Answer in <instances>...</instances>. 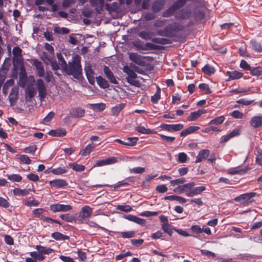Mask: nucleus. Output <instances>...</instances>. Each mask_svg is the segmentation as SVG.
Here are the masks:
<instances>
[{"mask_svg": "<svg viewBox=\"0 0 262 262\" xmlns=\"http://www.w3.org/2000/svg\"><path fill=\"white\" fill-rule=\"evenodd\" d=\"M125 104L120 103L114 106L111 109V113L113 115L118 116L121 111L124 107Z\"/></svg>", "mask_w": 262, "mask_h": 262, "instance_id": "29", "label": "nucleus"}, {"mask_svg": "<svg viewBox=\"0 0 262 262\" xmlns=\"http://www.w3.org/2000/svg\"><path fill=\"white\" fill-rule=\"evenodd\" d=\"M251 45L252 46V49L257 52H262V47L260 44L255 40L251 41Z\"/></svg>", "mask_w": 262, "mask_h": 262, "instance_id": "43", "label": "nucleus"}, {"mask_svg": "<svg viewBox=\"0 0 262 262\" xmlns=\"http://www.w3.org/2000/svg\"><path fill=\"white\" fill-rule=\"evenodd\" d=\"M164 3L162 0H156L152 5V10L154 12H158L160 11L164 6Z\"/></svg>", "mask_w": 262, "mask_h": 262, "instance_id": "25", "label": "nucleus"}, {"mask_svg": "<svg viewBox=\"0 0 262 262\" xmlns=\"http://www.w3.org/2000/svg\"><path fill=\"white\" fill-rule=\"evenodd\" d=\"M195 185L194 182H190L183 185L178 186L174 189V191L179 194L185 193L186 195L190 192L191 189Z\"/></svg>", "mask_w": 262, "mask_h": 262, "instance_id": "8", "label": "nucleus"}, {"mask_svg": "<svg viewBox=\"0 0 262 262\" xmlns=\"http://www.w3.org/2000/svg\"><path fill=\"white\" fill-rule=\"evenodd\" d=\"M69 166L76 171H83L85 169L84 165L78 164L76 163H70Z\"/></svg>", "mask_w": 262, "mask_h": 262, "instance_id": "35", "label": "nucleus"}, {"mask_svg": "<svg viewBox=\"0 0 262 262\" xmlns=\"http://www.w3.org/2000/svg\"><path fill=\"white\" fill-rule=\"evenodd\" d=\"M51 171L54 174L59 175L67 172V170L64 167H58L57 168L52 169Z\"/></svg>", "mask_w": 262, "mask_h": 262, "instance_id": "46", "label": "nucleus"}, {"mask_svg": "<svg viewBox=\"0 0 262 262\" xmlns=\"http://www.w3.org/2000/svg\"><path fill=\"white\" fill-rule=\"evenodd\" d=\"M96 79L97 83L100 87L105 89L109 86L107 81L101 76L96 77Z\"/></svg>", "mask_w": 262, "mask_h": 262, "instance_id": "30", "label": "nucleus"}, {"mask_svg": "<svg viewBox=\"0 0 262 262\" xmlns=\"http://www.w3.org/2000/svg\"><path fill=\"white\" fill-rule=\"evenodd\" d=\"M185 182V179L183 178H180L178 179L173 180L170 181V184L172 186H175L179 184H182Z\"/></svg>", "mask_w": 262, "mask_h": 262, "instance_id": "58", "label": "nucleus"}, {"mask_svg": "<svg viewBox=\"0 0 262 262\" xmlns=\"http://www.w3.org/2000/svg\"><path fill=\"white\" fill-rule=\"evenodd\" d=\"M138 137H129L128 138L126 141H125V146H133L136 144L138 140Z\"/></svg>", "mask_w": 262, "mask_h": 262, "instance_id": "39", "label": "nucleus"}, {"mask_svg": "<svg viewBox=\"0 0 262 262\" xmlns=\"http://www.w3.org/2000/svg\"><path fill=\"white\" fill-rule=\"evenodd\" d=\"M51 236L54 239L58 241H64L69 238V237L68 235H64L58 232L53 233L51 235Z\"/></svg>", "mask_w": 262, "mask_h": 262, "instance_id": "31", "label": "nucleus"}, {"mask_svg": "<svg viewBox=\"0 0 262 262\" xmlns=\"http://www.w3.org/2000/svg\"><path fill=\"white\" fill-rule=\"evenodd\" d=\"M250 124L254 128H258L262 125V115H258L252 117L250 120Z\"/></svg>", "mask_w": 262, "mask_h": 262, "instance_id": "12", "label": "nucleus"}, {"mask_svg": "<svg viewBox=\"0 0 262 262\" xmlns=\"http://www.w3.org/2000/svg\"><path fill=\"white\" fill-rule=\"evenodd\" d=\"M62 69L67 74L78 78L82 71L80 57L77 55L73 57L72 61L69 62L68 64L66 63V66H63Z\"/></svg>", "mask_w": 262, "mask_h": 262, "instance_id": "1", "label": "nucleus"}, {"mask_svg": "<svg viewBox=\"0 0 262 262\" xmlns=\"http://www.w3.org/2000/svg\"><path fill=\"white\" fill-rule=\"evenodd\" d=\"M14 84V80L13 79H10L6 81V82L4 83L3 91V93H5V90L8 89L9 88Z\"/></svg>", "mask_w": 262, "mask_h": 262, "instance_id": "57", "label": "nucleus"}, {"mask_svg": "<svg viewBox=\"0 0 262 262\" xmlns=\"http://www.w3.org/2000/svg\"><path fill=\"white\" fill-rule=\"evenodd\" d=\"M72 207L69 205H64L60 204H54L50 206V209L54 212H66L72 210Z\"/></svg>", "mask_w": 262, "mask_h": 262, "instance_id": "7", "label": "nucleus"}, {"mask_svg": "<svg viewBox=\"0 0 262 262\" xmlns=\"http://www.w3.org/2000/svg\"><path fill=\"white\" fill-rule=\"evenodd\" d=\"M201 254L203 255H205L208 257H212L214 258L216 256L215 254L212 252L207 250H201Z\"/></svg>", "mask_w": 262, "mask_h": 262, "instance_id": "59", "label": "nucleus"}, {"mask_svg": "<svg viewBox=\"0 0 262 262\" xmlns=\"http://www.w3.org/2000/svg\"><path fill=\"white\" fill-rule=\"evenodd\" d=\"M164 200H169L170 201H176L180 203H185L187 201V200L185 198H183L180 196H178V195H175L165 196L164 198Z\"/></svg>", "mask_w": 262, "mask_h": 262, "instance_id": "26", "label": "nucleus"}, {"mask_svg": "<svg viewBox=\"0 0 262 262\" xmlns=\"http://www.w3.org/2000/svg\"><path fill=\"white\" fill-rule=\"evenodd\" d=\"M49 134L53 137H63L66 135L67 131L64 128H60L50 130Z\"/></svg>", "mask_w": 262, "mask_h": 262, "instance_id": "21", "label": "nucleus"}, {"mask_svg": "<svg viewBox=\"0 0 262 262\" xmlns=\"http://www.w3.org/2000/svg\"><path fill=\"white\" fill-rule=\"evenodd\" d=\"M90 105L94 110H97L98 111H102L106 107L105 104L103 103H93V104H91Z\"/></svg>", "mask_w": 262, "mask_h": 262, "instance_id": "41", "label": "nucleus"}, {"mask_svg": "<svg viewBox=\"0 0 262 262\" xmlns=\"http://www.w3.org/2000/svg\"><path fill=\"white\" fill-rule=\"evenodd\" d=\"M136 130L141 134H151L154 133V131L149 128H146L144 126H139L136 127Z\"/></svg>", "mask_w": 262, "mask_h": 262, "instance_id": "40", "label": "nucleus"}, {"mask_svg": "<svg viewBox=\"0 0 262 262\" xmlns=\"http://www.w3.org/2000/svg\"><path fill=\"white\" fill-rule=\"evenodd\" d=\"M231 116L236 119H242L244 116V114L239 111H234L231 113Z\"/></svg>", "mask_w": 262, "mask_h": 262, "instance_id": "61", "label": "nucleus"}, {"mask_svg": "<svg viewBox=\"0 0 262 262\" xmlns=\"http://www.w3.org/2000/svg\"><path fill=\"white\" fill-rule=\"evenodd\" d=\"M103 71L105 76L107 77L110 82L113 84L118 83L117 80L115 77L113 72L108 67L105 66L103 68Z\"/></svg>", "mask_w": 262, "mask_h": 262, "instance_id": "15", "label": "nucleus"}, {"mask_svg": "<svg viewBox=\"0 0 262 262\" xmlns=\"http://www.w3.org/2000/svg\"><path fill=\"white\" fill-rule=\"evenodd\" d=\"M50 184L55 188H60L68 185L67 181L63 179H55L49 182Z\"/></svg>", "mask_w": 262, "mask_h": 262, "instance_id": "14", "label": "nucleus"}, {"mask_svg": "<svg viewBox=\"0 0 262 262\" xmlns=\"http://www.w3.org/2000/svg\"><path fill=\"white\" fill-rule=\"evenodd\" d=\"M32 190L33 191H35L34 189L31 190V189H20L18 188H15L13 190V192L14 195L18 196H26L29 193L30 191Z\"/></svg>", "mask_w": 262, "mask_h": 262, "instance_id": "24", "label": "nucleus"}, {"mask_svg": "<svg viewBox=\"0 0 262 262\" xmlns=\"http://www.w3.org/2000/svg\"><path fill=\"white\" fill-rule=\"evenodd\" d=\"M206 113L205 110L200 109L197 111L192 112L187 118V120L189 121H193L198 119L203 114Z\"/></svg>", "mask_w": 262, "mask_h": 262, "instance_id": "16", "label": "nucleus"}, {"mask_svg": "<svg viewBox=\"0 0 262 262\" xmlns=\"http://www.w3.org/2000/svg\"><path fill=\"white\" fill-rule=\"evenodd\" d=\"M60 217L62 220L67 222H72L74 219V217L69 214H61Z\"/></svg>", "mask_w": 262, "mask_h": 262, "instance_id": "52", "label": "nucleus"}, {"mask_svg": "<svg viewBox=\"0 0 262 262\" xmlns=\"http://www.w3.org/2000/svg\"><path fill=\"white\" fill-rule=\"evenodd\" d=\"M209 153L210 151L208 149H203L200 150L196 158L195 163L201 162L203 160L206 159L209 156Z\"/></svg>", "mask_w": 262, "mask_h": 262, "instance_id": "19", "label": "nucleus"}, {"mask_svg": "<svg viewBox=\"0 0 262 262\" xmlns=\"http://www.w3.org/2000/svg\"><path fill=\"white\" fill-rule=\"evenodd\" d=\"M29 82L28 84L27 87L25 89V98L27 101H30L33 97H34L36 94V91L35 88L33 86V84L35 82V78L33 75H30L28 77Z\"/></svg>", "mask_w": 262, "mask_h": 262, "instance_id": "2", "label": "nucleus"}, {"mask_svg": "<svg viewBox=\"0 0 262 262\" xmlns=\"http://www.w3.org/2000/svg\"><path fill=\"white\" fill-rule=\"evenodd\" d=\"M19 159L25 164H29L31 162V160L27 155H20L19 156Z\"/></svg>", "mask_w": 262, "mask_h": 262, "instance_id": "60", "label": "nucleus"}, {"mask_svg": "<svg viewBox=\"0 0 262 262\" xmlns=\"http://www.w3.org/2000/svg\"><path fill=\"white\" fill-rule=\"evenodd\" d=\"M225 117L221 116L211 120L209 122V124H214L216 125L221 124L225 120Z\"/></svg>", "mask_w": 262, "mask_h": 262, "instance_id": "37", "label": "nucleus"}, {"mask_svg": "<svg viewBox=\"0 0 262 262\" xmlns=\"http://www.w3.org/2000/svg\"><path fill=\"white\" fill-rule=\"evenodd\" d=\"M36 86L40 99H43L47 95V89L45 83L42 79H38L37 80Z\"/></svg>", "mask_w": 262, "mask_h": 262, "instance_id": "5", "label": "nucleus"}, {"mask_svg": "<svg viewBox=\"0 0 262 262\" xmlns=\"http://www.w3.org/2000/svg\"><path fill=\"white\" fill-rule=\"evenodd\" d=\"M159 135L163 140L168 143H172L175 140L174 137L166 136L162 134H159Z\"/></svg>", "mask_w": 262, "mask_h": 262, "instance_id": "56", "label": "nucleus"}, {"mask_svg": "<svg viewBox=\"0 0 262 262\" xmlns=\"http://www.w3.org/2000/svg\"><path fill=\"white\" fill-rule=\"evenodd\" d=\"M18 88L17 86L13 87L10 93L9 99L11 103L15 102L18 98Z\"/></svg>", "mask_w": 262, "mask_h": 262, "instance_id": "20", "label": "nucleus"}, {"mask_svg": "<svg viewBox=\"0 0 262 262\" xmlns=\"http://www.w3.org/2000/svg\"><path fill=\"white\" fill-rule=\"evenodd\" d=\"M45 212V210L42 208H37L33 210V214L35 217L39 218L42 221L45 217L43 214Z\"/></svg>", "mask_w": 262, "mask_h": 262, "instance_id": "32", "label": "nucleus"}, {"mask_svg": "<svg viewBox=\"0 0 262 262\" xmlns=\"http://www.w3.org/2000/svg\"><path fill=\"white\" fill-rule=\"evenodd\" d=\"M96 146L93 142L89 144L84 149L80 151V154L82 156H86L89 155L95 148Z\"/></svg>", "mask_w": 262, "mask_h": 262, "instance_id": "23", "label": "nucleus"}, {"mask_svg": "<svg viewBox=\"0 0 262 262\" xmlns=\"http://www.w3.org/2000/svg\"><path fill=\"white\" fill-rule=\"evenodd\" d=\"M145 171V168L141 167H137L129 169L132 173H142Z\"/></svg>", "mask_w": 262, "mask_h": 262, "instance_id": "51", "label": "nucleus"}, {"mask_svg": "<svg viewBox=\"0 0 262 262\" xmlns=\"http://www.w3.org/2000/svg\"><path fill=\"white\" fill-rule=\"evenodd\" d=\"M31 63L35 67L37 75L42 77L45 75L44 67L42 63L36 59H32Z\"/></svg>", "mask_w": 262, "mask_h": 262, "instance_id": "10", "label": "nucleus"}, {"mask_svg": "<svg viewBox=\"0 0 262 262\" xmlns=\"http://www.w3.org/2000/svg\"><path fill=\"white\" fill-rule=\"evenodd\" d=\"M6 177L9 180L12 182H19L22 180V177L18 174H7Z\"/></svg>", "mask_w": 262, "mask_h": 262, "instance_id": "34", "label": "nucleus"}, {"mask_svg": "<svg viewBox=\"0 0 262 262\" xmlns=\"http://www.w3.org/2000/svg\"><path fill=\"white\" fill-rule=\"evenodd\" d=\"M255 192H250L241 194L234 199L235 201L239 202L242 200H244L246 203L255 195Z\"/></svg>", "mask_w": 262, "mask_h": 262, "instance_id": "18", "label": "nucleus"}, {"mask_svg": "<svg viewBox=\"0 0 262 262\" xmlns=\"http://www.w3.org/2000/svg\"><path fill=\"white\" fill-rule=\"evenodd\" d=\"M226 75L228 77L227 81L238 79L243 77V73L237 71H227Z\"/></svg>", "mask_w": 262, "mask_h": 262, "instance_id": "13", "label": "nucleus"}, {"mask_svg": "<svg viewBox=\"0 0 262 262\" xmlns=\"http://www.w3.org/2000/svg\"><path fill=\"white\" fill-rule=\"evenodd\" d=\"M129 58L132 61H134L137 64H140L141 61L140 56L137 54L134 53H130L129 54Z\"/></svg>", "mask_w": 262, "mask_h": 262, "instance_id": "44", "label": "nucleus"}, {"mask_svg": "<svg viewBox=\"0 0 262 262\" xmlns=\"http://www.w3.org/2000/svg\"><path fill=\"white\" fill-rule=\"evenodd\" d=\"M184 127V125L183 124H167L165 123H162L160 125V127L164 130L172 132H177L181 130Z\"/></svg>", "mask_w": 262, "mask_h": 262, "instance_id": "9", "label": "nucleus"}, {"mask_svg": "<svg viewBox=\"0 0 262 262\" xmlns=\"http://www.w3.org/2000/svg\"><path fill=\"white\" fill-rule=\"evenodd\" d=\"M55 113L53 112H50L47 116L43 119L42 123L45 124L50 122L54 117Z\"/></svg>", "mask_w": 262, "mask_h": 262, "instance_id": "54", "label": "nucleus"}, {"mask_svg": "<svg viewBox=\"0 0 262 262\" xmlns=\"http://www.w3.org/2000/svg\"><path fill=\"white\" fill-rule=\"evenodd\" d=\"M161 97V90L159 87H157V90L155 94L151 96V101L153 103H157Z\"/></svg>", "mask_w": 262, "mask_h": 262, "instance_id": "38", "label": "nucleus"}, {"mask_svg": "<svg viewBox=\"0 0 262 262\" xmlns=\"http://www.w3.org/2000/svg\"><path fill=\"white\" fill-rule=\"evenodd\" d=\"M139 36L144 39L149 40L151 39L152 33L149 32L141 31L139 32Z\"/></svg>", "mask_w": 262, "mask_h": 262, "instance_id": "45", "label": "nucleus"}, {"mask_svg": "<svg viewBox=\"0 0 262 262\" xmlns=\"http://www.w3.org/2000/svg\"><path fill=\"white\" fill-rule=\"evenodd\" d=\"M92 213V209L90 206L85 205L82 207L79 213L78 220L81 223H83L87 219L91 216Z\"/></svg>", "mask_w": 262, "mask_h": 262, "instance_id": "4", "label": "nucleus"}, {"mask_svg": "<svg viewBox=\"0 0 262 262\" xmlns=\"http://www.w3.org/2000/svg\"><path fill=\"white\" fill-rule=\"evenodd\" d=\"M30 255L35 260H42L45 258V257L38 251L31 252L30 253Z\"/></svg>", "mask_w": 262, "mask_h": 262, "instance_id": "42", "label": "nucleus"}, {"mask_svg": "<svg viewBox=\"0 0 262 262\" xmlns=\"http://www.w3.org/2000/svg\"><path fill=\"white\" fill-rule=\"evenodd\" d=\"M117 209L125 212H129L132 210V208L129 205H118L117 207Z\"/></svg>", "mask_w": 262, "mask_h": 262, "instance_id": "55", "label": "nucleus"}, {"mask_svg": "<svg viewBox=\"0 0 262 262\" xmlns=\"http://www.w3.org/2000/svg\"><path fill=\"white\" fill-rule=\"evenodd\" d=\"M201 90L205 92V94H209L211 93V91L209 87V85L206 83H201L199 86Z\"/></svg>", "mask_w": 262, "mask_h": 262, "instance_id": "49", "label": "nucleus"}, {"mask_svg": "<svg viewBox=\"0 0 262 262\" xmlns=\"http://www.w3.org/2000/svg\"><path fill=\"white\" fill-rule=\"evenodd\" d=\"M10 205L8 201L5 198L0 196V206L7 208Z\"/></svg>", "mask_w": 262, "mask_h": 262, "instance_id": "63", "label": "nucleus"}, {"mask_svg": "<svg viewBox=\"0 0 262 262\" xmlns=\"http://www.w3.org/2000/svg\"><path fill=\"white\" fill-rule=\"evenodd\" d=\"M117 159L116 157H110L106 159L98 161L96 162L95 166L98 167L103 166L106 165H110L117 162Z\"/></svg>", "mask_w": 262, "mask_h": 262, "instance_id": "11", "label": "nucleus"}, {"mask_svg": "<svg viewBox=\"0 0 262 262\" xmlns=\"http://www.w3.org/2000/svg\"><path fill=\"white\" fill-rule=\"evenodd\" d=\"M206 190V187L204 186H201L192 188L190 189V192L187 194V196L192 197L195 195L201 194L202 192Z\"/></svg>", "mask_w": 262, "mask_h": 262, "instance_id": "17", "label": "nucleus"}, {"mask_svg": "<svg viewBox=\"0 0 262 262\" xmlns=\"http://www.w3.org/2000/svg\"><path fill=\"white\" fill-rule=\"evenodd\" d=\"M123 71L127 75L126 80L128 83L132 85L138 86L139 82L136 80L137 75L136 73L128 66H124Z\"/></svg>", "mask_w": 262, "mask_h": 262, "instance_id": "3", "label": "nucleus"}, {"mask_svg": "<svg viewBox=\"0 0 262 262\" xmlns=\"http://www.w3.org/2000/svg\"><path fill=\"white\" fill-rule=\"evenodd\" d=\"M86 76L89 82L91 84H94L95 82V74L90 67H87L85 69Z\"/></svg>", "mask_w": 262, "mask_h": 262, "instance_id": "22", "label": "nucleus"}, {"mask_svg": "<svg viewBox=\"0 0 262 262\" xmlns=\"http://www.w3.org/2000/svg\"><path fill=\"white\" fill-rule=\"evenodd\" d=\"M162 229L164 231V232L167 233L169 235H171L172 234V228L169 224L162 225L161 226Z\"/></svg>", "mask_w": 262, "mask_h": 262, "instance_id": "47", "label": "nucleus"}, {"mask_svg": "<svg viewBox=\"0 0 262 262\" xmlns=\"http://www.w3.org/2000/svg\"><path fill=\"white\" fill-rule=\"evenodd\" d=\"M250 74L253 76H259L262 74V68L258 67L250 69Z\"/></svg>", "mask_w": 262, "mask_h": 262, "instance_id": "48", "label": "nucleus"}, {"mask_svg": "<svg viewBox=\"0 0 262 262\" xmlns=\"http://www.w3.org/2000/svg\"><path fill=\"white\" fill-rule=\"evenodd\" d=\"M14 60H18L22 56V50L18 47H15L13 49Z\"/></svg>", "mask_w": 262, "mask_h": 262, "instance_id": "33", "label": "nucleus"}, {"mask_svg": "<svg viewBox=\"0 0 262 262\" xmlns=\"http://www.w3.org/2000/svg\"><path fill=\"white\" fill-rule=\"evenodd\" d=\"M85 114V110L81 108L73 109L71 112V115L74 117L80 118L83 117Z\"/></svg>", "mask_w": 262, "mask_h": 262, "instance_id": "27", "label": "nucleus"}, {"mask_svg": "<svg viewBox=\"0 0 262 262\" xmlns=\"http://www.w3.org/2000/svg\"><path fill=\"white\" fill-rule=\"evenodd\" d=\"M190 230L195 234H200L202 233V228L200 226L197 225H192L190 228Z\"/></svg>", "mask_w": 262, "mask_h": 262, "instance_id": "62", "label": "nucleus"}, {"mask_svg": "<svg viewBox=\"0 0 262 262\" xmlns=\"http://www.w3.org/2000/svg\"><path fill=\"white\" fill-rule=\"evenodd\" d=\"M35 248L42 255H43V254H49L53 251V250L50 248L43 247L40 245L36 246Z\"/></svg>", "mask_w": 262, "mask_h": 262, "instance_id": "28", "label": "nucleus"}, {"mask_svg": "<svg viewBox=\"0 0 262 262\" xmlns=\"http://www.w3.org/2000/svg\"><path fill=\"white\" fill-rule=\"evenodd\" d=\"M54 31L57 33H61V34H68L69 33L70 30L69 29L67 28H60V27H56L54 29Z\"/></svg>", "mask_w": 262, "mask_h": 262, "instance_id": "53", "label": "nucleus"}, {"mask_svg": "<svg viewBox=\"0 0 262 262\" xmlns=\"http://www.w3.org/2000/svg\"><path fill=\"white\" fill-rule=\"evenodd\" d=\"M203 72L208 75H211L214 73L215 69L211 66L207 64L202 68Z\"/></svg>", "mask_w": 262, "mask_h": 262, "instance_id": "36", "label": "nucleus"}, {"mask_svg": "<svg viewBox=\"0 0 262 262\" xmlns=\"http://www.w3.org/2000/svg\"><path fill=\"white\" fill-rule=\"evenodd\" d=\"M24 204L27 206H38L39 204V202L35 199H33L32 200H25Z\"/></svg>", "mask_w": 262, "mask_h": 262, "instance_id": "50", "label": "nucleus"}, {"mask_svg": "<svg viewBox=\"0 0 262 262\" xmlns=\"http://www.w3.org/2000/svg\"><path fill=\"white\" fill-rule=\"evenodd\" d=\"M121 236L124 238H130L135 236L134 231L122 232L121 233Z\"/></svg>", "mask_w": 262, "mask_h": 262, "instance_id": "64", "label": "nucleus"}, {"mask_svg": "<svg viewBox=\"0 0 262 262\" xmlns=\"http://www.w3.org/2000/svg\"><path fill=\"white\" fill-rule=\"evenodd\" d=\"M186 3L185 0H178L175 2L172 6L169 8L168 10H167L166 12L163 14V16L164 17H167L170 15L171 14L173 13V12L184 6Z\"/></svg>", "mask_w": 262, "mask_h": 262, "instance_id": "6", "label": "nucleus"}]
</instances>
